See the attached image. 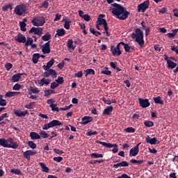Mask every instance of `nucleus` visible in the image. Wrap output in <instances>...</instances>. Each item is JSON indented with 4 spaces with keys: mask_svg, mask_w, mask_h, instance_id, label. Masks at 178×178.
<instances>
[{
    "mask_svg": "<svg viewBox=\"0 0 178 178\" xmlns=\"http://www.w3.org/2000/svg\"><path fill=\"white\" fill-rule=\"evenodd\" d=\"M127 166H129V163L127 161H122L121 163L114 164L113 168H114V169H118V168H126Z\"/></svg>",
    "mask_w": 178,
    "mask_h": 178,
    "instance_id": "412c9836",
    "label": "nucleus"
},
{
    "mask_svg": "<svg viewBox=\"0 0 178 178\" xmlns=\"http://www.w3.org/2000/svg\"><path fill=\"white\" fill-rule=\"evenodd\" d=\"M120 44L123 45L125 52H128L129 54H130V52H131V51H134V46L133 47L129 46V44H126L124 42H120Z\"/></svg>",
    "mask_w": 178,
    "mask_h": 178,
    "instance_id": "f3484780",
    "label": "nucleus"
},
{
    "mask_svg": "<svg viewBox=\"0 0 178 178\" xmlns=\"http://www.w3.org/2000/svg\"><path fill=\"white\" fill-rule=\"evenodd\" d=\"M131 37L133 40H135L136 42H138L140 48L144 47V32H143L140 29H136L135 30V33H131Z\"/></svg>",
    "mask_w": 178,
    "mask_h": 178,
    "instance_id": "f03ea898",
    "label": "nucleus"
},
{
    "mask_svg": "<svg viewBox=\"0 0 178 178\" xmlns=\"http://www.w3.org/2000/svg\"><path fill=\"white\" fill-rule=\"evenodd\" d=\"M176 35V31L175 32V30H172V33H168L167 36L168 37V38H173V37H175Z\"/></svg>",
    "mask_w": 178,
    "mask_h": 178,
    "instance_id": "e2e57ef3",
    "label": "nucleus"
},
{
    "mask_svg": "<svg viewBox=\"0 0 178 178\" xmlns=\"http://www.w3.org/2000/svg\"><path fill=\"white\" fill-rule=\"evenodd\" d=\"M35 154H37V152L35 150L29 149L24 152L23 156L24 158L27 159V161H30V156L35 155Z\"/></svg>",
    "mask_w": 178,
    "mask_h": 178,
    "instance_id": "2eb2a0df",
    "label": "nucleus"
},
{
    "mask_svg": "<svg viewBox=\"0 0 178 178\" xmlns=\"http://www.w3.org/2000/svg\"><path fill=\"white\" fill-rule=\"evenodd\" d=\"M43 74L46 78L49 77V76H52V77L55 79L56 77V71L54 69H50L48 70V72H44Z\"/></svg>",
    "mask_w": 178,
    "mask_h": 178,
    "instance_id": "dca6fc26",
    "label": "nucleus"
},
{
    "mask_svg": "<svg viewBox=\"0 0 178 178\" xmlns=\"http://www.w3.org/2000/svg\"><path fill=\"white\" fill-rule=\"evenodd\" d=\"M66 34V31L63 29H58L56 31V33L55 35V37L58 35V37H64V35Z\"/></svg>",
    "mask_w": 178,
    "mask_h": 178,
    "instance_id": "a878e982",
    "label": "nucleus"
},
{
    "mask_svg": "<svg viewBox=\"0 0 178 178\" xmlns=\"http://www.w3.org/2000/svg\"><path fill=\"white\" fill-rule=\"evenodd\" d=\"M149 8V1L147 0L143 3L138 5V12H143L144 13L147 9Z\"/></svg>",
    "mask_w": 178,
    "mask_h": 178,
    "instance_id": "6e6552de",
    "label": "nucleus"
},
{
    "mask_svg": "<svg viewBox=\"0 0 178 178\" xmlns=\"http://www.w3.org/2000/svg\"><path fill=\"white\" fill-rule=\"evenodd\" d=\"M140 144L141 143H138L137 145L130 149L129 156H137V155H138V152H140Z\"/></svg>",
    "mask_w": 178,
    "mask_h": 178,
    "instance_id": "9d476101",
    "label": "nucleus"
},
{
    "mask_svg": "<svg viewBox=\"0 0 178 178\" xmlns=\"http://www.w3.org/2000/svg\"><path fill=\"white\" fill-rule=\"evenodd\" d=\"M39 165L42 169V172H44V173H48L49 172V168L47 167V165L42 162L39 163Z\"/></svg>",
    "mask_w": 178,
    "mask_h": 178,
    "instance_id": "cd10ccee",
    "label": "nucleus"
},
{
    "mask_svg": "<svg viewBox=\"0 0 178 178\" xmlns=\"http://www.w3.org/2000/svg\"><path fill=\"white\" fill-rule=\"evenodd\" d=\"M97 23L98 24H99L100 26L103 25L104 26H106L108 24V22H106V19H105L104 18H97Z\"/></svg>",
    "mask_w": 178,
    "mask_h": 178,
    "instance_id": "7c9ffc66",
    "label": "nucleus"
},
{
    "mask_svg": "<svg viewBox=\"0 0 178 178\" xmlns=\"http://www.w3.org/2000/svg\"><path fill=\"white\" fill-rule=\"evenodd\" d=\"M67 46L69 49H72V51H74V49H76V46H73V40L72 39L67 40Z\"/></svg>",
    "mask_w": 178,
    "mask_h": 178,
    "instance_id": "c756f323",
    "label": "nucleus"
},
{
    "mask_svg": "<svg viewBox=\"0 0 178 178\" xmlns=\"http://www.w3.org/2000/svg\"><path fill=\"white\" fill-rule=\"evenodd\" d=\"M111 6L114 8H111V13L117 16L119 20H126L127 17H129V15H130V12L127 11L123 6L114 3L111 4Z\"/></svg>",
    "mask_w": 178,
    "mask_h": 178,
    "instance_id": "f257e3e1",
    "label": "nucleus"
},
{
    "mask_svg": "<svg viewBox=\"0 0 178 178\" xmlns=\"http://www.w3.org/2000/svg\"><path fill=\"white\" fill-rule=\"evenodd\" d=\"M85 76L86 77H87V76H88V74H92V76H94V74H95V71L92 69H87L86 70H85Z\"/></svg>",
    "mask_w": 178,
    "mask_h": 178,
    "instance_id": "4c0bfd02",
    "label": "nucleus"
},
{
    "mask_svg": "<svg viewBox=\"0 0 178 178\" xmlns=\"http://www.w3.org/2000/svg\"><path fill=\"white\" fill-rule=\"evenodd\" d=\"M82 19H83V20H85L86 22H90V20H91V17L88 14H85L82 17Z\"/></svg>",
    "mask_w": 178,
    "mask_h": 178,
    "instance_id": "4d7b16f0",
    "label": "nucleus"
},
{
    "mask_svg": "<svg viewBox=\"0 0 178 178\" xmlns=\"http://www.w3.org/2000/svg\"><path fill=\"white\" fill-rule=\"evenodd\" d=\"M14 113L15 115H16V116H18V118H22V116H26V115H29V111H27V110L24 111H22L20 110H15Z\"/></svg>",
    "mask_w": 178,
    "mask_h": 178,
    "instance_id": "5701e85b",
    "label": "nucleus"
},
{
    "mask_svg": "<svg viewBox=\"0 0 178 178\" xmlns=\"http://www.w3.org/2000/svg\"><path fill=\"white\" fill-rule=\"evenodd\" d=\"M131 163H138V165H141V163H144V160H136V159H131L130 160Z\"/></svg>",
    "mask_w": 178,
    "mask_h": 178,
    "instance_id": "8fccbe9b",
    "label": "nucleus"
},
{
    "mask_svg": "<svg viewBox=\"0 0 178 178\" xmlns=\"http://www.w3.org/2000/svg\"><path fill=\"white\" fill-rule=\"evenodd\" d=\"M58 104H50V108L53 112H59V107H57Z\"/></svg>",
    "mask_w": 178,
    "mask_h": 178,
    "instance_id": "ea45409f",
    "label": "nucleus"
},
{
    "mask_svg": "<svg viewBox=\"0 0 178 178\" xmlns=\"http://www.w3.org/2000/svg\"><path fill=\"white\" fill-rule=\"evenodd\" d=\"M57 67L58 69H63L65 67V60H62L61 63H58Z\"/></svg>",
    "mask_w": 178,
    "mask_h": 178,
    "instance_id": "338daca9",
    "label": "nucleus"
},
{
    "mask_svg": "<svg viewBox=\"0 0 178 178\" xmlns=\"http://www.w3.org/2000/svg\"><path fill=\"white\" fill-rule=\"evenodd\" d=\"M154 102L156 104H159L160 105H163V100H162V99L161 98L160 96H158L156 97H154Z\"/></svg>",
    "mask_w": 178,
    "mask_h": 178,
    "instance_id": "c9c22d12",
    "label": "nucleus"
},
{
    "mask_svg": "<svg viewBox=\"0 0 178 178\" xmlns=\"http://www.w3.org/2000/svg\"><path fill=\"white\" fill-rule=\"evenodd\" d=\"M124 131L126 133H136V129L131 127H129L124 129Z\"/></svg>",
    "mask_w": 178,
    "mask_h": 178,
    "instance_id": "09e8293b",
    "label": "nucleus"
},
{
    "mask_svg": "<svg viewBox=\"0 0 178 178\" xmlns=\"http://www.w3.org/2000/svg\"><path fill=\"white\" fill-rule=\"evenodd\" d=\"M74 77H78V79L83 77V71H79L77 73H75Z\"/></svg>",
    "mask_w": 178,
    "mask_h": 178,
    "instance_id": "69168bd1",
    "label": "nucleus"
},
{
    "mask_svg": "<svg viewBox=\"0 0 178 178\" xmlns=\"http://www.w3.org/2000/svg\"><path fill=\"white\" fill-rule=\"evenodd\" d=\"M144 124L146 127H153L154 122H152V121H145Z\"/></svg>",
    "mask_w": 178,
    "mask_h": 178,
    "instance_id": "3c124183",
    "label": "nucleus"
},
{
    "mask_svg": "<svg viewBox=\"0 0 178 178\" xmlns=\"http://www.w3.org/2000/svg\"><path fill=\"white\" fill-rule=\"evenodd\" d=\"M12 67H13V65L12 63H7L5 65V68L8 71L10 70V69H12Z\"/></svg>",
    "mask_w": 178,
    "mask_h": 178,
    "instance_id": "bf43d9fd",
    "label": "nucleus"
},
{
    "mask_svg": "<svg viewBox=\"0 0 178 178\" xmlns=\"http://www.w3.org/2000/svg\"><path fill=\"white\" fill-rule=\"evenodd\" d=\"M35 104V102H31L29 104H26L24 107L26 109H33L34 108Z\"/></svg>",
    "mask_w": 178,
    "mask_h": 178,
    "instance_id": "6e6d98bb",
    "label": "nucleus"
},
{
    "mask_svg": "<svg viewBox=\"0 0 178 178\" xmlns=\"http://www.w3.org/2000/svg\"><path fill=\"white\" fill-rule=\"evenodd\" d=\"M29 34H35L36 35H39V37H41L42 35V28H35V27H32L30 31H29Z\"/></svg>",
    "mask_w": 178,
    "mask_h": 178,
    "instance_id": "9b49d317",
    "label": "nucleus"
},
{
    "mask_svg": "<svg viewBox=\"0 0 178 178\" xmlns=\"http://www.w3.org/2000/svg\"><path fill=\"white\" fill-rule=\"evenodd\" d=\"M51 38V36L49 32H47L44 35L42 36V41H45V42L49 41Z\"/></svg>",
    "mask_w": 178,
    "mask_h": 178,
    "instance_id": "f704fd0d",
    "label": "nucleus"
},
{
    "mask_svg": "<svg viewBox=\"0 0 178 178\" xmlns=\"http://www.w3.org/2000/svg\"><path fill=\"white\" fill-rule=\"evenodd\" d=\"M8 9H10V10H12V9H13V5H12V3H9L2 6L3 12H6Z\"/></svg>",
    "mask_w": 178,
    "mask_h": 178,
    "instance_id": "473e14b6",
    "label": "nucleus"
},
{
    "mask_svg": "<svg viewBox=\"0 0 178 178\" xmlns=\"http://www.w3.org/2000/svg\"><path fill=\"white\" fill-rule=\"evenodd\" d=\"M104 162V159L100 160H92L89 162L90 165H95V163H102Z\"/></svg>",
    "mask_w": 178,
    "mask_h": 178,
    "instance_id": "864d4df0",
    "label": "nucleus"
},
{
    "mask_svg": "<svg viewBox=\"0 0 178 178\" xmlns=\"http://www.w3.org/2000/svg\"><path fill=\"white\" fill-rule=\"evenodd\" d=\"M54 63H55V60L51 58V60L47 63V65H43L42 67L46 71L49 70V69L54 66Z\"/></svg>",
    "mask_w": 178,
    "mask_h": 178,
    "instance_id": "4be33fe9",
    "label": "nucleus"
},
{
    "mask_svg": "<svg viewBox=\"0 0 178 178\" xmlns=\"http://www.w3.org/2000/svg\"><path fill=\"white\" fill-rule=\"evenodd\" d=\"M28 146L32 149H35V148H37V145L33 141H29Z\"/></svg>",
    "mask_w": 178,
    "mask_h": 178,
    "instance_id": "49530a36",
    "label": "nucleus"
},
{
    "mask_svg": "<svg viewBox=\"0 0 178 178\" xmlns=\"http://www.w3.org/2000/svg\"><path fill=\"white\" fill-rule=\"evenodd\" d=\"M101 74H106V76H111L112 74V72L108 70V67H105L101 72Z\"/></svg>",
    "mask_w": 178,
    "mask_h": 178,
    "instance_id": "e433bc0d",
    "label": "nucleus"
},
{
    "mask_svg": "<svg viewBox=\"0 0 178 178\" xmlns=\"http://www.w3.org/2000/svg\"><path fill=\"white\" fill-rule=\"evenodd\" d=\"M20 94V92H12V91H8L6 94V97H8V98H10L12 97H15L16 95H19Z\"/></svg>",
    "mask_w": 178,
    "mask_h": 178,
    "instance_id": "2f4dec72",
    "label": "nucleus"
},
{
    "mask_svg": "<svg viewBox=\"0 0 178 178\" xmlns=\"http://www.w3.org/2000/svg\"><path fill=\"white\" fill-rule=\"evenodd\" d=\"M54 152H55V154H57L58 155H62V154H65V152L57 148L54 149Z\"/></svg>",
    "mask_w": 178,
    "mask_h": 178,
    "instance_id": "052dcab7",
    "label": "nucleus"
},
{
    "mask_svg": "<svg viewBox=\"0 0 178 178\" xmlns=\"http://www.w3.org/2000/svg\"><path fill=\"white\" fill-rule=\"evenodd\" d=\"M27 26V24L24 22H19V27L21 31H27V28H26Z\"/></svg>",
    "mask_w": 178,
    "mask_h": 178,
    "instance_id": "a19ab883",
    "label": "nucleus"
},
{
    "mask_svg": "<svg viewBox=\"0 0 178 178\" xmlns=\"http://www.w3.org/2000/svg\"><path fill=\"white\" fill-rule=\"evenodd\" d=\"M24 74L26 75L25 73H18V74H14L12 76L11 81L13 83H17V81H19V80H20V79H22V76H23Z\"/></svg>",
    "mask_w": 178,
    "mask_h": 178,
    "instance_id": "a211bd4d",
    "label": "nucleus"
},
{
    "mask_svg": "<svg viewBox=\"0 0 178 178\" xmlns=\"http://www.w3.org/2000/svg\"><path fill=\"white\" fill-rule=\"evenodd\" d=\"M0 145L3 148H12L13 149L19 148V144H17V142L13 141L12 138H8V139L0 138Z\"/></svg>",
    "mask_w": 178,
    "mask_h": 178,
    "instance_id": "7ed1b4c3",
    "label": "nucleus"
},
{
    "mask_svg": "<svg viewBox=\"0 0 178 178\" xmlns=\"http://www.w3.org/2000/svg\"><path fill=\"white\" fill-rule=\"evenodd\" d=\"M168 67H170V69H175V67H176V66H177V63L170 60H168Z\"/></svg>",
    "mask_w": 178,
    "mask_h": 178,
    "instance_id": "72a5a7b5",
    "label": "nucleus"
},
{
    "mask_svg": "<svg viewBox=\"0 0 178 178\" xmlns=\"http://www.w3.org/2000/svg\"><path fill=\"white\" fill-rule=\"evenodd\" d=\"M42 52L44 54H51V40H49L47 42L44 43L42 46Z\"/></svg>",
    "mask_w": 178,
    "mask_h": 178,
    "instance_id": "1a4fd4ad",
    "label": "nucleus"
},
{
    "mask_svg": "<svg viewBox=\"0 0 178 178\" xmlns=\"http://www.w3.org/2000/svg\"><path fill=\"white\" fill-rule=\"evenodd\" d=\"M62 22H64V29H65V30H69L70 29V23H72V21L66 17H63Z\"/></svg>",
    "mask_w": 178,
    "mask_h": 178,
    "instance_id": "393cba45",
    "label": "nucleus"
},
{
    "mask_svg": "<svg viewBox=\"0 0 178 178\" xmlns=\"http://www.w3.org/2000/svg\"><path fill=\"white\" fill-rule=\"evenodd\" d=\"M26 12H27V6L23 3L16 6L14 9V13L17 16H23Z\"/></svg>",
    "mask_w": 178,
    "mask_h": 178,
    "instance_id": "20e7f679",
    "label": "nucleus"
},
{
    "mask_svg": "<svg viewBox=\"0 0 178 178\" xmlns=\"http://www.w3.org/2000/svg\"><path fill=\"white\" fill-rule=\"evenodd\" d=\"M113 112V106H108L103 111V115L109 116Z\"/></svg>",
    "mask_w": 178,
    "mask_h": 178,
    "instance_id": "b1692460",
    "label": "nucleus"
},
{
    "mask_svg": "<svg viewBox=\"0 0 178 178\" xmlns=\"http://www.w3.org/2000/svg\"><path fill=\"white\" fill-rule=\"evenodd\" d=\"M56 81L58 84V86H60V84H63L65 83V80L63 79V77L58 76L57 79H56Z\"/></svg>",
    "mask_w": 178,
    "mask_h": 178,
    "instance_id": "603ef678",
    "label": "nucleus"
},
{
    "mask_svg": "<svg viewBox=\"0 0 178 178\" xmlns=\"http://www.w3.org/2000/svg\"><path fill=\"white\" fill-rule=\"evenodd\" d=\"M90 122H92V117L84 116L82 118L81 124H83V125L88 124V123H90Z\"/></svg>",
    "mask_w": 178,
    "mask_h": 178,
    "instance_id": "aec40b11",
    "label": "nucleus"
},
{
    "mask_svg": "<svg viewBox=\"0 0 178 178\" xmlns=\"http://www.w3.org/2000/svg\"><path fill=\"white\" fill-rule=\"evenodd\" d=\"M92 158H104V154L98 153H92L90 154Z\"/></svg>",
    "mask_w": 178,
    "mask_h": 178,
    "instance_id": "a18cd8bd",
    "label": "nucleus"
},
{
    "mask_svg": "<svg viewBox=\"0 0 178 178\" xmlns=\"http://www.w3.org/2000/svg\"><path fill=\"white\" fill-rule=\"evenodd\" d=\"M20 88H22V85L19 84V83H16L13 87V90H15L16 91H19V90H20Z\"/></svg>",
    "mask_w": 178,
    "mask_h": 178,
    "instance_id": "680f3d73",
    "label": "nucleus"
},
{
    "mask_svg": "<svg viewBox=\"0 0 178 178\" xmlns=\"http://www.w3.org/2000/svg\"><path fill=\"white\" fill-rule=\"evenodd\" d=\"M111 51L113 54V56H120L122 55V51L118 50V49L115 48V46H111Z\"/></svg>",
    "mask_w": 178,
    "mask_h": 178,
    "instance_id": "6ab92c4d",
    "label": "nucleus"
},
{
    "mask_svg": "<svg viewBox=\"0 0 178 178\" xmlns=\"http://www.w3.org/2000/svg\"><path fill=\"white\" fill-rule=\"evenodd\" d=\"M53 161H54L55 162H58V163L62 162V161H63V157H62V156L54 157Z\"/></svg>",
    "mask_w": 178,
    "mask_h": 178,
    "instance_id": "0e129e2a",
    "label": "nucleus"
},
{
    "mask_svg": "<svg viewBox=\"0 0 178 178\" xmlns=\"http://www.w3.org/2000/svg\"><path fill=\"white\" fill-rule=\"evenodd\" d=\"M97 144H100L101 145H103V147H106V148H113L112 149V152L113 154H116L118 151H119V148H118V144H112V143H106V142H102L100 140H96Z\"/></svg>",
    "mask_w": 178,
    "mask_h": 178,
    "instance_id": "423d86ee",
    "label": "nucleus"
},
{
    "mask_svg": "<svg viewBox=\"0 0 178 178\" xmlns=\"http://www.w3.org/2000/svg\"><path fill=\"white\" fill-rule=\"evenodd\" d=\"M60 17H62V15L59 13L56 14L54 22H58V20H60Z\"/></svg>",
    "mask_w": 178,
    "mask_h": 178,
    "instance_id": "774afa93",
    "label": "nucleus"
},
{
    "mask_svg": "<svg viewBox=\"0 0 178 178\" xmlns=\"http://www.w3.org/2000/svg\"><path fill=\"white\" fill-rule=\"evenodd\" d=\"M39 136H40V138H48V137H49V134H47L45 131H40Z\"/></svg>",
    "mask_w": 178,
    "mask_h": 178,
    "instance_id": "58836bf2",
    "label": "nucleus"
},
{
    "mask_svg": "<svg viewBox=\"0 0 178 178\" xmlns=\"http://www.w3.org/2000/svg\"><path fill=\"white\" fill-rule=\"evenodd\" d=\"M15 41H17V42H19V44L22 43L24 44L26 42V36H24V35H23L21 33H19L17 35V37L15 38Z\"/></svg>",
    "mask_w": 178,
    "mask_h": 178,
    "instance_id": "4468645a",
    "label": "nucleus"
},
{
    "mask_svg": "<svg viewBox=\"0 0 178 178\" xmlns=\"http://www.w3.org/2000/svg\"><path fill=\"white\" fill-rule=\"evenodd\" d=\"M145 141L147 144H150L151 145H156V144H159V140H156V138H151L149 136H147Z\"/></svg>",
    "mask_w": 178,
    "mask_h": 178,
    "instance_id": "ddd939ff",
    "label": "nucleus"
},
{
    "mask_svg": "<svg viewBox=\"0 0 178 178\" xmlns=\"http://www.w3.org/2000/svg\"><path fill=\"white\" fill-rule=\"evenodd\" d=\"M57 87H59V83H58V82H52L51 83L50 88L51 90H55Z\"/></svg>",
    "mask_w": 178,
    "mask_h": 178,
    "instance_id": "13d9d810",
    "label": "nucleus"
},
{
    "mask_svg": "<svg viewBox=\"0 0 178 178\" xmlns=\"http://www.w3.org/2000/svg\"><path fill=\"white\" fill-rule=\"evenodd\" d=\"M30 90H31V92H33V94H38V92H40V90H38V88H34V87H33V86H31Z\"/></svg>",
    "mask_w": 178,
    "mask_h": 178,
    "instance_id": "5fc2aeb1",
    "label": "nucleus"
},
{
    "mask_svg": "<svg viewBox=\"0 0 178 178\" xmlns=\"http://www.w3.org/2000/svg\"><path fill=\"white\" fill-rule=\"evenodd\" d=\"M63 124L60 121L58 120H53L51 122L45 124L42 126V130H48L52 127H56V126H62Z\"/></svg>",
    "mask_w": 178,
    "mask_h": 178,
    "instance_id": "0eeeda50",
    "label": "nucleus"
},
{
    "mask_svg": "<svg viewBox=\"0 0 178 178\" xmlns=\"http://www.w3.org/2000/svg\"><path fill=\"white\" fill-rule=\"evenodd\" d=\"M41 56V54L36 53V54H33V57H32V62L33 63H38V60L40 59Z\"/></svg>",
    "mask_w": 178,
    "mask_h": 178,
    "instance_id": "bb28decb",
    "label": "nucleus"
},
{
    "mask_svg": "<svg viewBox=\"0 0 178 178\" xmlns=\"http://www.w3.org/2000/svg\"><path fill=\"white\" fill-rule=\"evenodd\" d=\"M138 101H139L140 106H141V108H148V106L151 105V103H149V100H148V99H144L139 98Z\"/></svg>",
    "mask_w": 178,
    "mask_h": 178,
    "instance_id": "f8f14e48",
    "label": "nucleus"
},
{
    "mask_svg": "<svg viewBox=\"0 0 178 178\" xmlns=\"http://www.w3.org/2000/svg\"><path fill=\"white\" fill-rule=\"evenodd\" d=\"M33 42H34V40H33V38H27V39H26V42L24 43L25 47H29V45H31Z\"/></svg>",
    "mask_w": 178,
    "mask_h": 178,
    "instance_id": "79ce46f5",
    "label": "nucleus"
},
{
    "mask_svg": "<svg viewBox=\"0 0 178 178\" xmlns=\"http://www.w3.org/2000/svg\"><path fill=\"white\" fill-rule=\"evenodd\" d=\"M31 23L33 26H35V27L44 26V24H45V17L37 16L33 18Z\"/></svg>",
    "mask_w": 178,
    "mask_h": 178,
    "instance_id": "39448f33",
    "label": "nucleus"
},
{
    "mask_svg": "<svg viewBox=\"0 0 178 178\" xmlns=\"http://www.w3.org/2000/svg\"><path fill=\"white\" fill-rule=\"evenodd\" d=\"M51 94H55V91L51 89L44 90V97H49Z\"/></svg>",
    "mask_w": 178,
    "mask_h": 178,
    "instance_id": "de8ad7c7",
    "label": "nucleus"
},
{
    "mask_svg": "<svg viewBox=\"0 0 178 178\" xmlns=\"http://www.w3.org/2000/svg\"><path fill=\"white\" fill-rule=\"evenodd\" d=\"M10 173H14V175H22V170H20L19 169H11L10 170Z\"/></svg>",
    "mask_w": 178,
    "mask_h": 178,
    "instance_id": "c03bdc74",
    "label": "nucleus"
},
{
    "mask_svg": "<svg viewBox=\"0 0 178 178\" xmlns=\"http://www.w3.org/2000/svg\"><path fill=\"white\" fill-rule=\"evenodd\" d=\"M30 137L31 140H40V138H41L40 134H37L36 132H31Z\"/></svg>",
    "mask_w": 178,
    "mask_h": 178,
    "instance_id": "c85d7f7f",
    "label": "nucleus"
},
{
    "mask_svg": "<svg viewBox=\"0 0 178 178\" xmlns=\"http://www.w3.org/2000/svg\"><path fill=\"white\" fill-rule=\"evenodd\" d=\"M104 32H103V34H106V37H110L111 36V33H109V27L108 26V24L107 25H104Z\"/></svg>",
    "mask_w": 178,
    "mask_h": 178,
    "instance_id": "37998d69",
    "label": "nucleus"
}]
</instances>
